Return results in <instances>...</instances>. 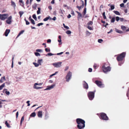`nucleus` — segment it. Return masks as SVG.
<instances>
[{
    "label": "nucleus",
    "mask_w": 129,
    "mask_h": 129,
    "mask_svg": "<svg viewBox=\"0 0 129 129\" xmlns=\"http://www.w3.org/2000/svg\"><path fill=\"white\" fill-rule=\"evenodd\" d=\"M76 122L78 124L77 127L79 129H82L85 126V121L81 118H77Z\"/></svg>",
    "instance_id": "1"
},
{
    "label": "nucleus",
    "mask_w": 129,
    "mask_h": 129,
    "mask_svg": "<svg viewBox=\"0 0 129 129\" xmlns=\"http://www.w3.org/2000/svg\"><path fill=\"white\" fill-rule=\"evenodd\" d=\"M126 53L125 52H123L120 54L117 57V59L118 61H120L122 60L123 58L125 57Z\"/></svg>",
    "instance_id": "2"
},
{
    "label": "nucleus",
    "mask_w": 129,
    "mask_h": 129,
    "mask_svg": "<svg viewBox=\"0 0 129 129\" xmlns=\"http://www.w3.org/2000/svg\"><path fill=\"white\" fill-rule=\"evenodd\" d=\"M102 69L103 72L105 73L110 71L111 70V68L109 67H106L105 65L103 66Z\"/></svg>",
    "instance_id": "3"
},
{
    "label": "nucleus",
    "mask_w": 129,
    "mask_h": 129,
    "mask_svg": "<svg viewBox=\"0 0 129 129\" xmlns=\"http://www.w3.org/2000/svg\"><path fill=\"white\" fill-rule=\"evenodd\" d=\"M100 119L103 120H108V118L106 114L104 113H102L100 114Z\"/></svg>",
    "instance_id": "4"
},
{
    "label": "nucleus",
    "mask_w": 129,
    "mask_h": 129,
    "mask_svg": "<svg viewBox=\"0 0 129 129\" xmlns=\"http://www.w3.org/2000/svg\"><path fill=\"white\" fill-rule=\"evenodd\" d=\"M89 99L91 100H92L94 97V92H89L88 94Z\"/></svg>",
    "instance_id": "5"
},
{
    "label": "nucleus",
    "mask_w": 129,
    "mask_h": 129,
    "mask_svg": "<svg viewBox=\"0 0 129 129\" xmlns=\"http://www.w3.org/2000/svg\"><path fill=\"white\" fill-rule=\"evenodd\" d=\"M72 73L69 71L67 73L66 77V81L68 82L71 78Z\"/></svg>",
    "instance_id": "6"
},
{
    "label": "nucleus",
    "mask_w": 129,
    "mask_h": 129,
    "mask_svg": "<svg viewBox=\"0 0 129 129\" xmlns=\"http://www.w3.org/2000/svg\"><path fill=\"white\" fill-rule=\"evenodd\" d=\"M95 83L99 87L103 88L105 86L101 82L98 80H96L95 82Z\"/></svg>",
    "instance_id": "7"
},
{
    "label": "nucleus",
    "mask_w": 129,
    "mask_h": 129,
    "mask_svg": "<svg viewBox=\"0 0 129 129\" xmlns=\"http://www.w3.org/2000/svg\"><path fill=\"white\" fill-rule=\"evenodd\" d=\"M8 16L7 14H0V19L2 20H4L7 18Z\"/></svg>",
    "instance_id": "8"
},
{
    "label": "nucleus",
    "mask_w": 129,
    "mask_h": 129,
    "mask_svg": "<svg viewBox=\"0 0 129 129\" xmlns=\"http://www.w3.org/2000/svg\"><path fill=\"white\" fill-rule=\"evenodd\" d=\"M62 62H59L53 63L52 65L55 67L59 68L61 66Z\"/></svg>",
    "instance_id": "9"
},
{
    "label": "nucleus",
    "mask_w": 129,
    "mask_h": 129,
    "mask_svg": "<svg viewBox=\"0 0 129 129\" xmlns=\"http://www.w3.org/2000/svg\"><path fill=\"white\" fill-rule=\"evenodd\" d=\"M12 17L11 16H9L6 21V23L8 24H10L12 22Z\"/></svg>",
    "instance_id": "10"
},
{
    "label": "nucleus",
    "mask_w": 129,
    "mask_h": 129,
    "mask_svg": "<svg viewBox=\"0 0 129 129\" xmlns=\"http://www.w3.org/2000/svg\"><path fill=\"white\" fill-rule=\"evenodd\" d=\"M55 86V84H53L52 85L50 86H48L47 87V88L45 89L44 90H50V89L53 88Z\"/></svg>",
    "instance_id": "11"
},
{
    "label": "nucleus",
    "mask_w": 129,
    "mask_h": 129,
    "mask_svg": "<svg viewBox=\"0 0 129 129\" xmlns=\"http://www.w3.org/2000/svg\"><path fill=\"white\" fill-rule=\"evenodd\" d=\"M36 84V83H35L34 85L33 86V88L34 89H41L43 88L42 87L37 86L38 85L37 84Z\"/></svg>",
    "instance_id": "12"
},
{
    "label": "nucleus",
    "mask_w": 129,
    "mask_h": 129,
    "mask_svg": "<svg viewBox=\"0 0 129 129\" xmlns=\"http://www.w3.org/2000/svg\"><path fill=\"white\" fill-rule=\"evenodd\" d=\"M83 84L84 88L86 89H88V84L85 81H83Z\"/></svg>",
    "instance_id": "13"
},
{
    "label": "nucleus",
    "mask_w": 129,
    "mask_h": 129,
    "mask_svg": "<svg viewBox=\"0 0 129 129\" xmlns=\"http://www.w3.org/2000/svg\"><path fill=\"white\" fill-rule=\"evenodd\" d=\"M42 111H39L38 112V116L40 118H42Z\"/></svg>",
    "instance_id": "14"
},
{
    "label": "nucleus",
    "mask_w": 129,
    "mask_h": 129,
    "mask_svg": "<svg viewBox=\"0 0 129 129\" xmlns=\"http://www.w3.org/2000/svg\"><path fill=\"white\" fill-rule=\"evenodd\" d=\"M10 30L9 29H7L6 30L5 32V35L7 37L9 34V33H10Z\"/></svg>",
    "instance_id": "15"
},
{
    "label": "nucleus",
    "mask_w": 129,
    "mask_h": 129,
    "mask_svg": "<svg viewBox=\"0 0 129 129\" xmlns=\"http://www.w3.org/2000/svg\"><path fill=\"white\" fill-rule=\"evenodd\" d=\"M6 79L5 77V76L2 77L0 80V82L1 83H2Z\"/></svg>",
    "instance_id": "16"
},
{
    "label": "nucleus",
    "mask_w": 129,
    "mask_h": 129,
    "mask_svg": "<svg viewBox=\"0 0 129 129\" xmlns=\"http://www.w3.org/2000/svg\"><path fill=\"white\" fill-rule=\"evenodd\" d=\"M82 6H77V7H76L79 10H80V9L81 8H83V7H84V2L82 1Z\"/></svg>",
    "instance_id": "17"
},
{
    "label": "nucleus",
    "mask_w": 129,
    "mask_h": 129,
    "mask_svg": "<svg viewBox=\"0 0 129 129\" xmlns=\"http://www.w3.org/2000/svg\"><path fill=\"white\" fill-rule=\"evenodd\" d=\"M11 6L14 7V9H15L16 6V5L15 3L14 2L12 1L11 2Z\"/></svg>",
    "instance_id": "18"
},
{
    "label": "nucleus",
    "mask_w": 129,
    "mask_h": 129,
    "mask_svg": "<svg viewBox=\"0 0 129 129\" xmlns=\"http://www.w3.org/2000/svg\"><path fill=\"white\" fill-rule=\"evenodd\" d=\"M115 31L117 33H119L120 34H122L123 33L122 31L118 30L116 28H115Z\"/></svg>",
    "instance_id": "19"
},
{
    "label": "nucleus",
    "mask_w": 129,
    "mask_h": 129,
    "mask_svg": "<svg viewBox=\"0 0 129 129\" xmlns=\"http://www.w3.org/2000/svg\"><path fill=\"white\" fill-rule=\"evenodd\" d=\"M76 12L78 14V19L79 20V19L80 17H82V15L80 12L77 11Z\"/></svg>",
    "instance_id": "20"
},
{
    "label": "nucleus",
    "mask_w": 129,
    "mask_h": 129,
    "mask_svg": "<svg viewBox=\"0 0 129 129\" xmlns=\"http://www.w3.org/2000/svg\"><path fill=\"white\" fill-rule=\"evenodd\" d=\"M5 86V83H3L0 86V90H2Z\"/></svg>",
    "instance_id": "21"
},
{
    "label": "nucleus",
    "mask_w": 129,
    "mask_h": 129,
    "mask_svg": "<svg viewBox=\"0 0 129 129\" xmlns=\"http://www.w3.org/2000/svg\"><path fill=\"white\" fill-rule=\"evenodd\" d=\"M24 30H23L21 31L19 33V34L18 35L17 38L21 34H22L24 32Z\"/></svg>",
    "instance_id": "22"
},
{
    "label": "nucleus",
    "mask_w": 129,
    "mask_h": 129,
    "mask_svg": "<svg viewBox=\"0 0 129 129\" xmlns=\"http://www.w3.org/2000/svg\"><path fill=\"white\" fill-rule=\"evenodd\" d=\"M24 12L23 11H20L19 12V14L20 16V17H22V15L24 14Z\"/></svg>",
    "instance_id": "23"
},
{
    "label": "nucleus",
    "mask_w": 129,
    "mask_h": 129,
    "mask_svg": "<svg viewBox=\"0 0 129 129\" xmlns=\"http://www.w3.org/2000/svg\"><path fill=\"white\" fill-rule=\"evenodd\" d=\"M43 60L42 59H38V63L39 64H41V63L42 62Z\"/></svg>",
    "instance_id": "24"
},
{
    "label": "nucleus",
    "mask_w": 129,
    "mask_h": 129,
    "mask_svg": "<svg viewBox=\"0 0 129 129\" xmlns=\"http://www.w3.org/2000/svg\"><path fill=\"white\" fill-rule=\"evenodd\" d=\"M36 115V114L35 112L32 113L30 115V116L31 117H35Z\"/></svg>",
    "instance_id": "25"
},
{
    "label": "nucleus",
    "mask_w": 129,
    "mask_h": 129,
    "mask_svg": "<svg viewBox=\"0 0 129 129\" xmlns=\"http://www.w3.org/2000/svg\"><path fill=\"white\" fill-rule=\"evenodd\" d=\"M114 13H115L117 15H120V13L117 11H113Z\"/></svg>",
    "instance_id": "26"
},
{
    "label": "nucleus",
    "mask_w": 129,
    "mask_h": 129,
    "mask_svg": "<svg viewBox=\"0 0 129 129\" xmlns=\"http://www.w3.org/2000/svg\"><path fill=\"white\" fill-rule=\"evenodd\" d=\"M15 55H13L12 57V64L11 65V67L12 68H13V60L14 59V57H15Z\"/></svg>",
    "instance_id": "27"
},
{
    "label": "nucleus",
    "mask_w": 129,
    "mask_h": 129,
    "mask_svg": "<svg viewBox=\"0 0 129 129\" xmlns=\"http://www.w3.org/2000/svg\"><path fill=\"white\" fill-rule=\"evenodd\" d=\"M110 7H111V10H113L115 8L114 5H110Z\"/></svg>",
    "instance_id": "28"
},
{
    "label": "nucleus",
    "mask_w": 129,
    "mask_h": 129,
    "mask_svg": "<svg viewBox=\"0 0 129 129\" xmlns=\"http://www.w3.org/2000/svg\"><path fill=\"white\" fill-rule=\"evenodd\" d=\"M50 18V16H49L46 18H45L44 19H43V20H44V21H47L49 19V18Z\"/></svg>",
    "instance_id": "29"
},
{
    "label": "nucleus",
    "mask_w": 129,
    "mask_h": 129,
    "mask_svg": "<svg viewBox=\"0 0 129 129\" xmlns=\"http://www.w3.org/2000/svg\"><path fill=\"white\" fill-rule=\"evenodd\" d=\"M33 64L35 65V66L36 67H38L39 66V64L38 63H36L34 62Z\"/></svg>",
    "instance_id": "30"
},
{
    "label": "nucleus",
    "mask_w": 129,
    "mask_h": 129,
    "mask_svg": "<svg viewBox=\"0 0 129 129\" xmlns=\"http://www.w3.org/2000/svg\"><path fill=\"white\" fill-rule=\"evenodd\" d=\"M5 124L9 128H10V126L9 125L8 123L7 122V121H6L5 122Z\"/></svg>",
    "instance_id": "31"
},
{
    "label": "nucleus",
    "mask_w": 129,
    "mask_h": 129,
    "mask_svg": "<svg viewBox=\"0 0 129 129\" xmlns=\"http://www.w3.org/2000/svg\"><path fill=\"white\" fill-rule=\"evenodd\" d=\"M49 117L48 114L47 113H46L45 114V119H47Z\"/></svg>",
    "instance_id": "32"
},
{
    "label": "nucleus",
    "mask_w": 129,
    "mask_h": 129,
    "mask_svg": "<svg viewBox=\"0 0 129 129\" xmlns=\"http://www.w3.org/2000/svg\"><path fill=\"white\" fill-rule=\"evenodd\" d=\"M38 10L37 11V13L38 14H39L40 13L41 9L39 7L38 8Z\"/></svg>",
    "instance_id": "33"
},
{
    "label": "nucleus",
    "mask_w": 129,
    "mask_h": 129,
    "mask_svg": "<svg viewBox=\"0 0 129 129\" xmlns=\"http://www.w3.org/2000/svg\"><path fill=\"white\" fill-rule=\"evenodd\" d=\"M33 18L35 20H37V18L36 17V15L35 14H34L32 16Z\"/></svg>",
    "instance_id": "34"
},
{
    "label": "nucleus",
    "mask_w": 129,
    "mask_h": 129,
    "mask_svg": "<svg viewBox=\"0 0 129 129\" xmlns=\"http://www.w3.org/2000/svg\"><path fill=\"white\" fill-rule=\"evenodd\" d=\"M66 33L68 35L70 34L71 33V32L70 30H68L66 32Z\"/></svg>",
    "instance_id": "35"
},
{
    "label": "nucleus",
    "mask_w": 129,
    "mask_h": 129,
    "mask_svg": "<svg viewBox=\"0 0 129 129\" xmlns=\"http://www.w3.org/2000/svg\"><path fill=\"white\" fill-rule=\"evenodd\" d=\"M35 55L36 56H40L41 55L38 52H35Z\"/></svg>",
    "instance_id": "36"
},
{
    "label": "nucleus",
    "mask_w": 129,
    "mask_h": 129,
    "mask_svg": "<svg viewBox=\"0 0 129 129\" xmlns=\"http://www.w3.org/2000/svg\"><path fill=\"white\" fill-rule=\"evenodd\" d=\"M55 55V54H52L51 53H48L47 54H46V56H47V55L52 56V55Z\"/></svg>",
    "instance_id": "37"
},
{
    "label": "nucleus",
    "mask_w": 129,
    "mask_h": 129,
    "mask_svg": "<svg viewBox=\"0 0 129 129\" xmlns=\"http://www.w3.org/2000/svg\"><path fill=\"white\" fill-rule=\"evenodd\" d=\"M121 28L123 30H124L126 29V27L124 26H121Z\"/></svg>",
    "instance_id": "38"
},
{
    "label": "nucleus",
    "mask_w": 129,
    "mask_h": 129,
    "mask_svg": "<svg viewBox=\"0 0 129 129\" xmlns=\"http://www.w3.org/2000/svg\"><path fill=\"white\" fill-rule=\"evenodd\" d=\"M36 51L39 52H43V50L42 49H37L36 50Z\"/></svg>",
    "instance_id": "39"
},
{
    "label": "nucleus",
    "mask_w": 129,
    "mask_h": 129,
    "mask_svg": "<svg viewBox=\"0 0 129 129\" xmlns=\"http://www.w3.org/2000/svg\"><path fill=\"white\" fill-rule=\"evenodd\" d=\"M83 12L84 13L83 16H84L85 15L86 13V8L84 9Z\"/></svg>",
    "instance_id": "40"
},
{
    "label": "nucleus",
    "mask_w": 129,
    "mask_h": 129,
    "mask_svg": "<svg viewBox=\"0 0 129 129\" xmlns=\"http://www.w3.org/2000/svg\"><path fill=\"white\" fill-rule=\"evenodd\" d=\"M5 93L6 94L8 95H9L10 94V92L9 91H8L7 90L5 91Z\"/></svg>",
    "instance_id": "41"
},
{
    "label": "nucleus",
    "mask_w": 129,
    "mask_h": 129,
    "mask_svg": "<svg viewBox=\"0 0 129 129\" xmlns=\"http://www.w3.org/2000/svg\"><path fill=\"white\" fill-rule=\"evenodd\" d=\"M30 21L31 23L33 24H35V22L34 20L33 19H30Z\"/></svg>",
    "instance_id": "42"
},
{
    "label": "nucleus",
    "mask_w": 129,
    "mask_h": 129,
    "mask_svg": "<svg viewBox=\"0 0 129 129\" xmlns=\"http://www.w3.org/2000/svg\"><path fill=\"white\" fill-rule=\"evenodd\" d=\"M93 23L91 21H90L87 23V25H91Z\"/></svg>",
    "instance_id": "43"
},
{
    "label": "nucleus",
    "mask_w": 129,
    "mask_h": 129,
    "mask_svg": "<svg viewBox=\"0 0 129 129\" xmlns=\"http://www.w3.org/2000/svg\"><path fill=\"white\" fill-rule=\"evenodd\" d=\"M58 41L59 43V45H60L61 44H62V42L61 39H59L58 40Z\"/></svg>",
    "instance_id": "44"
},
{
    "label": "nucleus",
    "mask_w": 129,
    "mask_h": 129,
    "mask_svg": "<svg viewBox=\"0 0 129 129\" xmlns=\"http://www.w3.org/2000/svg\"><path fill=\"white\" fill-rule=\"evenodd\" d=\"M103 41V40L102 39H99L98 40V42L99 43H101Z\"/></svg>",
    "instance_id": "45"
},
{
    "label": "nucleus",
    "mask_w": 129,
    "mask_h": 129,
    "mask_svg": "<svg viewBox=\"0 0 129 129\" xmlns=\"http://www.w3.org/2000/svg\"><path fill=\"white\" fill-rule=\"evenodd\" d=\"M36 84H37L39 86H41L43 84V83H36Z\"/></svg>",
    "instance_id": "46"
},
{
    "label": "nucleus",
    "mask_w": 129,
    "mask_h": 129,
    "mask_svg": "<svg viewBox=\"0 0 129 129\" xmlns=\"http://www.w3.org/2000/svg\"><path fill=\"white\" fill-rule=\"evenodd\" d=\"M115 19L114 18H112L111 19V22H114Z\"/></svg>",
    "instance_id": "47"
},
{
    "label": "nucleus",
    "mask_w": 129,
    "mask_h": 129,
    "mask_svg": "<svg viewBox=\"0 0 129 129\" xmlns=\"http://www.w3.org/2000/svg\"><path fill=\"white\" fill-rule=\"evenodd\" d=\"M120 6L121 7H124V4L122 3L120 4Z\"/></svg>",
    "instance_id": "48"
},
{
    "label": "nucleus",
    "mask_w": 129,
    "mask_h": 129,
    "mask_svg": "<svg viewBox=\"0 0 129 129\" xmlns=\"http://www.w3.org/2000/svg\"><path fill=\"white\" fill-rule=\"evenodd\" d=\"M45 51L46 52H48L50 51V50L49 49H48L47 48H46L45 49Z\"/></svg>",
    "instance_id": "49"
},
{
    "label": "nucleus",
    "mask_w": 129,
    "mask_h": 129,
    "mask_svg": "<svg viewBox=\"0 0 129 129\" xmlns=\"http://www.w3.org/2000/svg\"><path fill=\"white\" fill-rule=\"evenodd\" d=\"M43 24V23H40L37 24V26H40L41 25H42Z\"/></svg>",
    "instance_id": "50"
},
{
    "label": "nucleus",
    "mask_w": 129,
    "mask_h": 129,
    "mask_svg": "<svg viewBox=\"0 0 129 129\" xmlns=\"http://www.w3.org/2000/svg\"><path fill=\"white\" fill-rule=\"evenodd\" d=\"M59 13H61L62 14H63V12H62V10H61V9H60L59 10Z\"/></svg>",
    "instance_id": "51"
},
{
    "label": "nucleus",
    "mask_w": 129,
    "mask_h": 129,
    "mask_svg": "<svg viewBox=\"0 0 129 129\" xmlns=\"http://www.w3.org/2000/svg\"><path fill=\"white\" fill-rule=\"evenodd\" d=\"M30 101H28L26 102V103L28 104L27 106H30V104L29 103Z\"/></svg>",
    "instance_id": "52"
},
{
    "label": "nucleus",
    "mask_w": 129,
    "mask_h": 129,
    "mask_svg": "<svg viewBox=\"0 0 129 129\" xmlns=\"http://www.w3.org/2000/svg\"><path fill=\"white\" fill-rule=\"evenodd\" d=\"M92 69L91 68H89L88 69V71L89 72H92Z\"/></svg>",
    "instance_id": "53"
},
{
    "label": "nucleus",
    "mask_w": 129,
    "mask_h": 129,
    "mask_svg": "<svg viewBox=\"0 0 129 129\" xmlns=\"http://www.w3.org/2000/svg\"><path fill=\"white\" fill-rule=\"evenodd\" d=\"M119 19L120 18L119 17L117 16L116 17V20L117 21H118Z\"/></svg>",
    "instance_id": "54"
},
{
    "label": "nucleus",
    "mask_w": 129,
    "mask_h": 129,
    "mask_svg": "<svg viewBox=\"0 0 129 129\" xmlns=\"http://www.w3.org/2000/svg\"><path fill=\"white\" fill-rule=\"evenodd\" d=\"M87 28L90 30H93V29L92 28V27L89 26H88L87 27Z\"/></svg>",
    "instance_id": "55"
},
{
    "label": "nucleus",
    "mask_w": 129,
    "mask_h": 129,
    "mask_svg": "<svg viewBox=\"0 0 129 129\" xmlns=\"http://www.w3.org/2000/svg\"><path fill=\"white\" fill-rule=\"evenodd\" d=\"M58 73V72L57 71L54 74H52V76L55 75H56Z\"/></svg>",
    "instance_id": "56"
},
{
    "label": "nucleus",
    "mask_w": 129,
    "mask_h": 129,
    "mask_svg": "<svg viewBox=\"0 0 129 129\" xmlns=\"http://www.w3.org/2000/svg\"><path fill=\"white\" fill-rule=\"evenodd\" d=\"M71 14L73 16L74 15V11L73 10H72L71 11Z\"/></svg>",
    "instance_id": "57"
},
{
    "label": "nucleus",
    "mask_w": 129,
    "mask_h": 129,
    "mask_svg": "<svg viewBox=\"0 0 129 129\" xmlns=\"http://www.w3.org/2000/svg\"><path fill=\"white\" fill-rule=\"evenodd\" d=\"M51 42V40L50 39H48L47 40V42L48 43H50Z\"/></svg>",
    "instance_id": "58"
},
{
    "label": "nucleus",
    "mask_w": 129,
    "mask_h": 129,
    "mask_svg": "<svg viewBox=\"0 0 129 129\" xmlns=\"http://www.w3.org/2000/svg\"><path fill=\"white\" fill-rule=\"evenodd\" d=\"M129 90L127 93L126 95L127 97H128L129 96Z\"/></svg>",
    "instance_id": "59"
},
{
    "label": "nucleus",
    "mask_w": 129,
    "mask_h": 129,
    "mask_svg": "<svg viewBox=\"0 0 129 129\" xmlns=\"http://www.w3.org/2000/svg\"><path fill=\"white\" fill-rule=\"evenodd\" d=\"M63 53V52H61L60 53H57V55H61V54H62Z\"/></svg>",
    "instance_id": "60"
},
{
    "label": "nucleus",
    "mask_w": 129,
    "mask_h": 129,
    "mask_svg": "<svg viewBox=\"0 0 129 129\" xmlns=\"http://www.w3.org/2000/svg\"><path fill=\"white\" fill-rule=\"evenodd\" d=\"M16 118H18V111L17 112V113H16Z\"/></svg>",
    "instance_id": "61"
},
{
    "label": "nucleus",
    "mask_w": 129,
    "mask_h": 129,
    "mask_svg": "<svg viewBox=\"0 0 129 129\" xmlns=\"http://www.w3.org/2000/svg\"><path fill=\"white\" fill-rule=\"evenodd\" d=\"M97 65L96 64H94L93 65V67L95 69L96 68V67H97Z\"/></svg>",
    "instance_id": "62"
},
{
    "label": "nucleus",
    "mask_w": 129,
    "mask_h": 129,
    "mask_svg": "<svg viewBox=\"0 0 129 129\" xmlns=\"http://www.w3.org/2000/svg\"><path fill=\"white\" fill-rule=\"evenodd\" d=\"M26 24L27 25L29 24L30 23L28 21H26Z\"/></svg>",
    "instance_id": "63"
},
{
    "label": "nucleus",
    "mask_w": 129,
    "mask_h": 129,
    "mask_svg": "<svg viewBox=\"0 0 129 129\" xmlns=\"http://www.w3.org/2000/svg\"><path fill=\"white\" fill-rule=\"evenodd\" d=\"M64 27L67 29H69V27L68 26H66Z\"/></svg>",
    "instance_id": "64"
}]
</instances>
